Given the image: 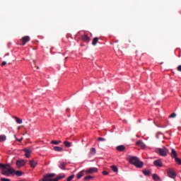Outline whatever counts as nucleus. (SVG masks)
I'll use <instances>...</instances> for the list:
<instances>
[{
	"label": "nucleus",
	"mask_w": 181,
	"mask_h": 181,
	"mask_svg": "<svg viewBox=\"0 0 181 181\" xmlns=\"http://www.w3.org/2000/svg\"><path fill=\"white\" fill-rule=\"evenodd\" d=\"M129 163L132 165H134L136 168H139L141 169V168H144V162L139 160V158H138L136 156H132L129 159Z\"/></svg>",
	"instance_id": "nucleus-1"
},
{
	"label": "nucleus",
	"mask_w": 181,
	"mask_h": 181,
	"mask_svg": "<svg viewBox=\"0 0 181 181\" xmlns=\"http://www.w3.org/2000/svg\"><path fill=\"white\" fill-rule=\"evenodd\" d=\"M0 169L1 170V174L4 176H11L15 173V169L8 168L6 170V165L5 164L0 163Z\"/></svg>",
	"instance_id": "nucleus-2"
},
{
	"label": "nucleus",
	"mask_w": 181,
	"mask_h": 181,
	"mask_svg": "<svg viewBox=\"0 0 181 181\" xmlns=\"http://www.w3.org/2000/svg\"><path fill=\"white\" fill-rule=\"evenodd\" d=\"M156 152L160 156H168V153H169V149L166 147H163V148H157Z\"/></svg>",
	"instance_id": "nucleus-3"
},
{
	"label": "nucleus",
	"mask_w": 181,
	"mask_h": 181,
	"mask_svg": "<svg viewBox=\"0 0 181 181\" xmlns=\"http://www.w3.org/2000/svg\"><path fill=\"white\" fill-rule=\"evenodd\" d=\"M167 174L168 177H170L171 179H175L177 176L176 172L173 168H168L167 170Z\"/></svg>",
	"instance_id": "nucleus-4"
},
{
	"label": "nucleus",
	"mask_w": 181,
	"mask_h": 181,
	"mask_svg": "<svg viewBox=\"0 0 181 181\" xmlns=\"http://www.w3.org/2000/svg\"><path fill=\"white\" fill-rule=\"evenodd\" d=\"M54 176H56V174L49 173L44 175L43 178L40 180V181H50V179H52V177H54Z\"/></svg>",
	"instance_id": "nucleus-5"
},
{
	"label": "nucleus",
	"mask_w": 181,
	"mask_h": 181,
	"mask_svg": "<svg viewBox=\"0 0 181 181\" xmlns=\"http://www.w3.org/2000/svg\"><path fill=\"white\" fill-rule=\"evenodd\" d=\"M86 175H93V173H97L98 172V169L95 167L90 168L86 171Z\"/></svg>",
	"instance_id": "nucleus-6"
},
{
	"label": "nucleus",
	"mask_w": 181,
	"mask_h": 181,
	"mask_svg": "<svg viewBox=\"0 0 181 181\" xmlns=\"http://www.w3.org/2000/svg\"><path fill=\"white\" fill-rule=\"evenodd\" d=\"M26 164V161H25L24 160H18L16 161V166L18 168H22L23 166H25V165Z\"/></svg>",
	"instance_id": "nucleus-7"
},
{
	"label": "nucleus",
	"mask_w": 181,
	"mask_h": 181,
	"mask_svg": "<svg viewBox=\"0 0 181 181\" xmlns=\"http://www.w3.org/2000/svg\"><path fill=\"white\" fill-rule=\"evenodd\" d=\"M21 42H22V46H25V45H26L28 43V42H30V37L29 36H25L23 37L21 39Z\"/></svg>",
	"instance_id": "nucleus-8"
},
{
	"label": "nucleus",
	"mask_w": 181,
	"mask_h": 181,
	"mask_svg": "<svg viewBox=\"0 0 181 181\" xmlns=\"http://www.w3.org/2000/svg\"><path fill=\"white\" fill-rule=\"evenodd\" d=\"M154 166H156L157 168H162L163 166V163H162V160H156L153 161Z\"/></svg>",
	"instance_id": "nucleus-9"
},
{
	"label": "nucleus",
	"mask_w": 181,
	"mask_h": 181,
	"mask_svg": "<svg viewBox=\"0 0 181 181\" xmlns=\"http://www.w3.org/2000/svg\"><path fill=\"white\" fill-rule=\"evenodd\" d=\"M81 39H82L83 42H85V43H90V40H91L90 37H88V35H82Z\"/></svg>",
	"instance_id": "nucleus-10"
},
{
	"label": "nucleus",
	"mask_w": 181,
	"mask_h": 181,
	"mask_svg": "<svg viewBox=\"0 0 181 181\" xmlns=\"http://www.w3.org/2000/svg\"><path fill=\"white\" fill-rule=\"evenodd\" d=\"M136 145L137 146H140V148H141V149H145V148H146V145L144 144V143H143L142 141L139 140L136 143Z\"/></svg>",
	"instance_id": "nucleus-11"
},
{
	"label": "nucleus",
	"mask_w": 181,
	"mask_h": 181,
	"mask_svg": "<svg viewBox=\"0 0 181 181\" xmlns=\"http://www.w3.org/2000/svg\"><path fill=\"white\" fill-rule=\"evenodd\" d=\"M23 151L24 152H25V158H30V153H32V150H30V148H24Z\"/></svg>",
	"instance_id": "nucleus-12"
},
{
	"label": "nucleus",
	"mask_w": 181,
	"mask_h": 181,
	"mask_svg": "<svg viewBox=\"0 0 181 181\" xmlns=\"http://www.w3.org/2000/svg\"><path fill=\"white\" fill-rule=\"evenodd\" d=\"M64 177H65V175H62V176H58V177H57L55 178H53V179L49 178V181H59V180H62V179H64Z\"/></svg>",
	"instance_id": "nucleus-13"
},
{
	"label": "nucleus",
	"mask_w": 181,
	"mask_h": 181,
	"mask_svg": "<svg viewBox=\"0 0 181 181\" xmlns=\"http://www.w3.org/2000/svg\"><path fill=\"white\" fill-rule=\"evenodd\" d=\"M116 149L119 152H124V151H125V146H124V145L117 146L116 147Z\"/></svg>",
	"instance_id": "nucleus-14"
},
{
	"label": "nucleus",
	"mask_w": 181,
	"mask_h": 181,
	"mask_svg": "<svg viewBox=\"0 0 181 181\" xmlns=\"http://www.w3.org/2000/svg\"><path fill=\"white\" fill-rule=\"evenodd\" d=\"M95 153H97V150H95V148H91L90 149L89 156H94Z\"/></svg>",
	"instance_id": "nucleus-15"
},
{
	"label": "nucleus",
	"mask_w": 181,
	"mask_h": 181,
	"mask_svg": "<svg viewBox=\"0 0 181 181\" xmlns=\"http://www.w3.org/2000/svg\"><path fill=\"white\" fill-rule=\"evenodd\" d=\"M29 165H30L31 168H36L37 163L35 161V160H30L29 162Z\"/></svg>",
	"instance_id": "nucleus-16"
},
{
	"label": "nucleus",
	"mask_w": 181,
	"mask_h": 181,
	"mask_svg": "<svg viewBox=\"0 0 181 181\" xmlns=\"http://www.w3.org/2000/svg\"><path fill=\"white\" fill-rule=\"evenodd\" d=\"M84 172H86V170H81L80 171L77 175H76V177L77 179H81L83 177V176H84Z\"/></svg>",
	"instance_id": "nucleus-17"
},
{
	"label": "nucleus",
	"mask_w": 181,
	"mask_h": 181,
	"mask_svg": "<svg viewBox=\"0 0 181 181\" xmlns=\"http://www.w3.org/2000/svg\"><path fill=\"white\" fill-rule=\"evenodd\" d=\"M171 157L174 158H177V153L176 152V150L175 148H172L171 150Z\"/></svg>",
	"instance_id": "nucleus-18"
},
{
	"label": "nucleus",
	"mask_w": 181,
	"mask_h": 181,
	"mask_svg": "<svg viewBox=\"0 0 181 181\" xmlns=\"http://www.w3.org/2000/svg\"><path fill=\"white\" fill-rule=\"evenodd\" d=\"M66 163L62 162L59 164V168H60V169H62V170H66Z\"/></svg>",
	"instance_id": "nucleus-19"
},
{
	"label": "nucleus",
	"mask_w": 181,
	"mask_h": 181,
	"mask_svg": "<svg viewBox=\"0 0 181 181\" xmlns=\"http://www.w3.org/2000/svg\"><path fill=\"white\" fill-rule=\"evenodd\" d=\"M98 40H99L98 37H94L92 42L93 46H95L98 43Z\"/></svg>",
	"instance_id": "nucleus-20"
},
{
	"label": "nucleus",
	"mask_w": 181,
	"mask_h": 181,
	"mask_svg": "<svg viewBox=\"0 0 181 181\" xmlns=\"http://www.w3.org/2000/svg\"><path fill=\"white\" fill-rule=\"evenodd\" d=\"M54 151H56L57 152H63V148L60 146H55L54 147Z\"/></svg>",
	"instance_id": "nucleus-21"
},
{
	"label": "nucleus",
	"mask_w": 181,
	"mask_h": 181,
	"mask_svg": "<svg viewBox=\"0 0 181 181\" xmlns=\"http://www.w3.org/2000/svg\"><path fill=\"white\" fill-rule=\"evenodd\" d=\"M13 118L16 119L17 124H22L23 121L22 119H20L19 117L14 116Z\"/></svg>",
	"instance_id": "nucleus-22"
},
{
	"label": "nucleus",
	"mask_w": 181,
	"mask_h": 181,
	"mask_svg": "<svg viewBox=\"0 0 181 181\" xmlns=\"http://www.w3.org/2000/svg\"><path fill=\"white\" fill-rule=\"evenodd\" d=\"M153 180H156V181L160 180V177L157 174L153 175Z\"/></svg>",
	"instance_id": "nucleus-23"
},
{
	"label": "nucleus",
	"mask_w": 181,
	"mask_h": 181,
	"mask_svg": "<svg viewBox=\"0 0 181 181\" xmlns=\"http://www.w3.org/2000/svg\"><path fill=\"white\" fill-rule=\"evenodd\" d=\"M6 141V136L0 135V142H5Z\"/></svg>",
	"instance_id": "nucleus-24"
},
{
	"label": "nucleus",
	"mask_w": 181,
	"mask_h": 181,
	"mask_svg": "<svg viewBox=\"0 0 181 181\" xmlns=\"http://www.w3.org/2000/svg\"><path fill=\"white\" fill-rule=\"evenodd\" d=\"M64 145L66 148H70V146H71V143L70 141H64Z\"/></svg>",
	"instance_id": "nucleus-25"
},
{
	"label": "nucleus",
	"mask_w": 181,
	"mask_h": 181,
	"mask_svg": "<svg viewBox=\"0 0 181 181\" xmlns=\"http://www.w3.org/2000/svg\"><path fill=\"white\" fill-rule=\"evenodd\" d=\"M143 173L145 176H151V170H143Z\"/></svg>",
	"instance_id": "nucleus-26"
},
{
	"label": "nucleus",
	"mask_w": 181,
	"mask_h": 181,
	"mask_svg": "<svg viewBox=\"0 0 181 181\" xmlns=\"http://www.w3.org/2000/svg\"><path fill=\"white\" fill-rule=\"evenodd\" d=\"M13 173H15L16 176H22V175H23V172L19 170L15 171Z\"/></svg>",
	"instance_id": "nucleus-27"
},
{
	"label": "nucleus",
	"mask_w": 181,
	"mask_h": 181,
	"mask_svg": "<svg viewBox=\"0 0 181 181\" xmlns=\"http://www.w3.org/2000/svg\"><path fill=\"white\" fill-rule=\"evenodd\" d=\"M51 144H52V145H59V144H62V141H52Z\"/></svg>",
	"instance_id": "nucleus-28"
},
{
	"label": "nucleus",
	"mask_w": 181,
	"mask_h": 181,
	"mask_svg": "<svg viewBox=\"0 0 181 181\" xmlns=\"http://www.w3.org/2000/svg\"><path fill=\"white\" fill-rule=\"evenodd\" d=\"M111 168H112V170H113V172H115V173L118 172V168L117 166L112 165Z\"/></svg>",
	"instance_id": "nucleus-29"
},
{
	"label": "nucleus",
	"mask_w": 181,
	"mask_h": 181,
	"mask_svg": "<svg viewBox=\"0 0 181 181\" xmlns=\"http://www.w3.org/2000/svg\"><path fill=\"white\" fill-rule=\"evenodd\" d=\"M175 162L176 163H177L178 165H181V159L177 158V157H175Z\"/></svg>",
	"instance_id": "nucleus-30"
},
{
	"label": "nucleus",
	"mask_w": 181,
	"mask_h": 181,
	"mask_svg": "<svg viewBox=\"0 0 181 181\" xmlns=\"http://www.w3.org/2000/svg\"><path fill=\"white\" fill-rule=\"evenodd\" d=\"M74 175H71V176H69L68 178H67V181H71L73 180V179H74Z\"/></svg>",
	"instance_id": "nucleus-31"
},
{
	"label": "nucleus",
	"mask_w": 181,
	"mask_h": 181,
	"mask_svg": "<svg viewBox=\"0 0 181 181\" xmlns=\"http://www.w3.org/2000/svg\"><path fill=\"white\" fill-rule=\"evenodd\" d=\"M93 176L91 175H88L86 177H84V180H90V179H93Z\"/></svg>",
	"instance_id": "nucleus-32"
},
{
	"label": "nucleus",
	"mask_w": 181,
	"mask_h": 181,
	"mask_svg": "<svg viewBox=\"0 0 181 181\" xmlns=\"http://www.w3.org/2000/svg\"><path fill=\"white\" fill-rule=\"evenodd\" d=\"M5 165H6V170H8V169H11V168L13 169V168L11 167V164H6Z\"/></svg>",
	"instance_id": "nucleus-33"
},
{
	"label": "nucleus",
	"mask_w": 181,
	"mask_h": 181,
	"mask_svg": "<svg viewBox=\"0 0 181 181\" xmlns=\"http://www.w3.org/2000/svg\"><path fill=\"white\" fill-rule=\"evenodd\" d=\"M176 117V113H172L170 115V118H175Z\"/></svg>",
	"instance_id": "nucleus-34"
},
{
	"label": "nucleus",
	"mask_w": 181,
	"mask_h": 181,
	"mask_svg": "<svg viewBox=\"0 0 181 181\" xmlns=\"http://www.w3.org/2000/svg\"><path fill=\"white\" fill-rule=\"evenodd\" d=\"M1 181H11V180L8 179V178H4V177H2V178H1Z\"/></svg>",
	"instance_id": "nucleus-35"
},
{
	"label": "nucleus",
	"mask_w": 181,
	"mask_h": 181,
	"mask_svg": "<svg viewBox=\"0 0 181 181\" xmlns=\"http://www.w3.org/2000/svg\"><path fill=\"white\" fill-rule=\"evenodd\" d=\"M98 141H105V138H103V137H98Z\"/></svg>",
	"instance_id": "nucleus-36"
},
{
	"label": "nucleus",
	"mask_w": 181,
	"mask_h": 181,
	"mask_svg": "<svg viewBox=\"0 0 181 181\" xmlns=\"http://www.w3.org/2000/svg\"><path fill=\"white\" fill-rule=\"evenodd\" d=\"M6 62L4 61L2 63H1V66L4 67V66H6Z\"/></svg>",
	"instance_id": "nucleus-37"
},
{
	"label": "nucleus",
	"mask_w": 181,
	"mask_h": 181,
	"mask_svg": "<svg viewBox=\"0 0 181 181\" xmlns=\"http://www.w3.org/2000/svg\"><path fill=\"white\" fill-rule=\"evenodd\" d=\"M177 71H181V65H179L177 68Z\"/></svg>",
	"instance_id": "nucleus-38"
},
{
	"label": "nucleus",
	"mask_w": 181,
	"mask_h": 181,
	"mask_svg": "<svg viewBox=\"0 0 181 181\" xmlns=\"http://www.w3.org/2000/svg\"><path fill=\"white\" fill-rule=\"evenodd\" d=\"M103 175H108V172L107 171H103Z\"/></svg>",
	"instance_id": "nucleus-39"
},
{
	"label": "nucleus",
	"mask_w": 181,
	"mask_h": 181,
	"mask_svg": "<svg viewBox=\"0 0 181 181\" xmlns=\"http://www.w3.org/2000/svg\"><path fill=\"white\" fill-rule=\"evenodd\" d=\"M160 134V132H158L156 135V138L158 139L159 138V134Z\"/></svg>",
	"instance_id": "nucleus-40"
},
{
	"label": "nucleus",
	"mask_w": 181,
	"mask_h": 181,
	"mask_svg": "<svg viewBox=\"0 0 181 181\" xmlns=\"http://www.w3.org/2000/svg\"><path fill=\"white\" fill-rule=\"evenodd\" d=\"M17 139V141H18V142H22L23 138H21V139Z\"/></svg>",
	"instance_id": "nucleus-41"
},
{
	"label": "nucleus",
	"mask_w": 181,
	"mask_h": 181,
	"mask_svg": "<svg viewBox=\"0 0 181 181\" xmlns=\"http://www.w3.org/2000/svg\"><path fill=\"white\" fill-rule=\"evenodd\" d=\"M18 130L21 129V127H18Z\"/></svg>",
	"instance_id": "nucleus-42"
},
{
	"label": "nucleus",
	"mask_w": 181,
	"mask_h": 181,
	"mask_svg": "<svg viewBox=\"0 0 181 181\" xmlns=\"http://www.w3.org/2000/svg\"><path fill=\"white\" fill-rule=\"evenodd\" d=\"M66 111H69V108L66 109Z\"/></svg>",
	"instance_id": "nucleus-43"
},
{
	"label": "nucleus",
	"mask_w": 181,
	"mask_h": 181,
	"mask_svg": "<svg viewBox=\"0 0 181 181\" xmlns=\"http://www.w3.org/2000/svg\"><path fill=\"white\" fill-rule=\"evenodd\" d=\"M37 69H39V66H37Z\"/></svg>",
	"instance_id": "nucleus-44"
}]
</instances>
